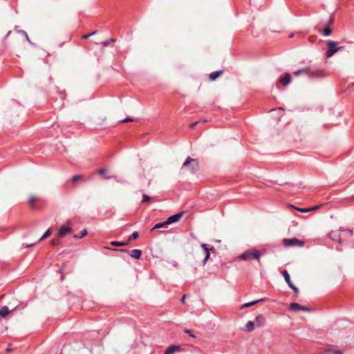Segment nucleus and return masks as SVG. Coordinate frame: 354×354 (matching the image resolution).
<instances>
[{
	"label": "nucleus",
	"instance_id": "1",
	"mask_svg": "<svg viewBox=\"0 0 354 354\" xmlns=\"http://www.w3.org/2000/svg\"><path fill=\"white\" fill-rule=\"evenodd\" d=\"M187 167L192 174H196L199 170L198 161L196 159L192 158L191 157L187 158L182 165V169Z\"/></svg>",
	"mask_w": 354,
	"mask_h": 354
},
{
	"label": "nucleus",
	"instance_id": "2",
	"mask_svg": "<svg viewBox=\"0 0 354 354\" xmlns=\"http://www.w3.org/2000/svg\"><path fill=\"white\" fill-rule=\"evenodd\" d=\"M262 253L255 249H251L245 251L242 254L240 255V259L243 261L250 260L251 259L259 260L261 257Z\"/></svg>",
	"mask_w": 354,
	"mask_h": 354
},
{
	"label": "nucleus",
	"instance_id": "3",
	"mask_svg": "<svg viewBox=\"0 0 354 354\" xmlns=\"http://www.w3.org/2000/svg\"><path fill=\"white\" fill-rule=\"evenodd\" d=\"M326 46H327L328 50L326 52V56L327 57H331L338 50H342L344 48L343 46H338V44L337 41H332V40L327 41Z\"/></svg>",
	"mask_w": 354,
	"mask_h": 354
},
{
	"label": "nucleus",
	"instance_id": "4",
	"mask_svg": "<svg viewBox=\"0 0 354 354\" xmlns=\"http://www.w3.org/2000/svg\"><path fill=\"white\" fill-rule=\"evenodd\" d=\"M72 232L71 223L67 221L64 225H62L58 232V236L63 237L66 234Z\"/></svg>",
	"mask_w": 354,
	"mask_h": 354
},
{
	"label": "nucleus",
	"instance_id": "5",
	"mask_svg": "<svg viewBox=\"0 0 354 354\" xmlns=\"http://www.w3.org/2000/svg\"><path fill=\"white\" fill-rule=\"evenodd\" d=\"M283 243L285 246L288 247H292L297 245H299L300 247H302L304 245V243L302 241H299L296 238L284 239L283 240Z\"/></svg>",
	"mask_w": 354,
	"mask_h": 354
},
{
	"label": "nucleus",
	"instance_id": "6",
	"mask_svg": "<svg viewBox=\"0 0 354 354\" xmlns=\"http://www.w3.org/2000/svg\"><path fill=\"white\" fill-rule=\"evenodd\" d=\"M339 231H342L344 233H348L350 235H351L352 232L350 230H339L337 231H332L330 233V237L332 240L338 241L339 243H341V234Z\"/></svg>",
	"mask_w": 354,
	"mask_h": 354
},
{
	"label": "nucleus",
	"instance_id": "7",
	"mask_svg": "<svg viewBox=\"0 0 354 354\" xmlns=\"http://www.w3.org/2000/svg\"><path fill=\"white\" fill-rule=\"evenodd\" d=\"M183 214V212H180L176 214H174L172 216H170L166 221H165V223H168V225L171 224L173 223L178 222L180 218L182 217Z\"/></svg>",
	"mask_w": 354,
	"mask_h": 354
},
{
	"label": "nucleus",
	"instance_id": "8",
	"mask_svg": "<svg viewBox=\"0 0 354 354\" xmlns=\"http://www.w3.org/2000/svg\"><path fill=\"white\" fill-rule=\"evenodd\" d=\"M290 310H303L308 312L310 310L308 307L302 306L297 303H291L289 306Z\"/></svg>",
	"mask_w": 354,
	"mask_h": 354
},
{
	"label": "nucleus",
	"instance_id": "9",
	"mask_svg": "<svg viewBox=\"0 0 354 354\" xmlns=\"http://www.w3.org/2000/svg\"><path fill=\"white\" fill-rule=\"evenodd\" d=\"M201 246L204 249L205 252V259H204V264H205L210 257L209 250H213V247H211L209 248H208V245L205 243H203L201 245Z\"/></svg>",
	"mask_w": 354,
	"mask_h": 354
},
{
	"label": "nucleus",
	"instance_id": "10",
	"mask_svg": "<svg viewBox=\"0 0 354 354\" xmlns=\"http://www.w3.org/2000/svg\"><path fill=\"white\" fill-rule=\"evenodd\" d=\"M280 82L283 85H288L291 81V76L290 73H286L284 77L279 79Z\"/></svg>",
	"mask_w": 354,
	"mask_h": 354
},
{
	"label": "nucleus",
	"instance_id": "11",
	"mask_svg": "<svg viewBox=\"0 0 354 354\" xmlns=\"http://www.w3.org/2000/svg\"><path fill=\"white\" fill-rule=\"evenodd\" d=\"M130 255L136 259H140L142 255V251L138 249H134L131 250Z\"/></svg>",
	"mask_w": 354,
	"mask_h": 354
},
{
	"label": "nucleus",
	"instance_id": "12",
	"mask_svg": "<svg viewBox=\"0 0 354 354\" xmlns=\"http://www.w3.org/2000/svg\"><path fill=\"white\" fill-rule=\"evenodd\" d=\"M255 321H256L257 325L258 326H263L266 322V319H265L264 317L261 315H259L258 316H257L255 318Z\"/></svg>",
	"mask_w": 354,
	"mask_h": 354
},
{
	"label": "nucleus",
	"instance_id": "13",
	"mask_svg": "<svg viewBox=\"0 0 354 354\" xmlns=\"http://www.w3.org/2000/svg\"><path fill=\"white\" fill-rule=\"evenodd\" d=\"M180 347L176 345H173L169 347H168L165 351V354H173L175 351L179 350Z\"/></svg>",
	"mask_w": 354,
	"mask_h": 354
},
{
	"label": "nucleus",
	"instance_id": "14",
	"mask_svg": "<svg viewBox=\"0 0 354 354\" xmlns=\"http://www.w3.org/2000/svg\"><path fill=\"white\" fill-rule=\"evenodd\" d=\"M223 70H220V71H217L211 73L209 75V79L211 80H215L217 77H218L223 73Z\"/></svg>",
	"mask_w": 354,
	"mask_h": 354
},
{
	"label": "nucleus",
	"instance_id": "15",
	"mask_svg": "<svg viewBox=\"0 0 354 354\" xmlns=\"http://www.w3.org/2000/svg\"><path fill=\"white\" fill-rule=\"evenodd\" d=\"M264 300H265L264 298H261V299H257V300H254V301H250V302L245 303V304H244L242 306L241 308H244L252 306L257 304L258 302L262 301H264Z\"/></svg>",
	"mask_w": 354,
	"mask_h": 354
},
{
	"label": "nucleus",
	"instance_id": "16",
	"mask_svg": "<svg viewBox=\"0 0 354 354\" xmlns=\"http://www.w3.org/2000/svg\"><path fill=\"white\" fill-rule=\"evenodd\" d=\"M254 328V323L252 321H248L245 325V330L246 332H251Z\"/></svg>",
	"mask_w": 354,
	"mask_h": 354
},
{
	"label": "nucleus",
	"instance_id": "17",
	"mask_svg": "<svg viewBox=\"0 0 354 354\" xmlns=\"http://www.w3.org/2000/svg\"><path fill=\"white\" fill-rule=\"evenodd\" d=\"M10 313V310L7 306H3L0 309V315L3 317L7 316Z\"/></svg>",
	"mask_w": 354,
	"mask_h": 354
},
{
	"label": "nucleus",
	"instance_id": "18",
	"mask_svg": "<svg viewBox=\"0 0 354 354\" xmlns=\"http://www.w3.org/2000/svg\"><path fill=\"white\" fill-rule=\"evenodd\" d=\"M310 68H304L299 70L296 71L294 73L295 75L299 76L301 74H307L308 73Z\"/></svg>",
	"mask_w": 354,
	"mask_h": 354
},
{
	"label": "nucleus",
	"instance_id": "19",
	"mask_svg": "<svg viewBox=\"0 0 354 354\" xmlns=\"http://www.w3.org/2000/svg\"><path fill=\"white\" fill-rule=\"evenodd\" d=\"M282 274H283V276L284 277L285 281H286V283L288 284L292 283V281L290 280V275H289V274H288L287 270H283L282 272Z\"/></svg>",
	"mask_w": 354,
	"mask_h": 354
},
{
	"label": "nucleus",
	"instance_id": "20",
	"mask_svg": "<svg viewBox=\"0 0 354 354\" xmlns=\"http://www.w3.org/2000/svg\"><path fill=\"white\" fill-rule=\"evenodd\" d=\"M111 244L113 246H124L128 245V241H112Z\"/></svg>",
	"mask_w": 354,
	"mask_h": 354
},
{
	"label": "nucleus",
	"instance_id": "21",
	"mask_svg": "<svg viewBox=\"0 0 354 354\" xmlns=\"http://www.w3.org/2000/svg\"><path fill=\"white\" fill-rule=\"evenodd\" d=\"M51 234L50 229H48L46 232L39 238V241H42L43 239L48 237Z\"/></svg>",
	"mask_w": 354,
	"mask_h": 354
},
{
	"label": "nucleus",
	"instance_id": "22",
	"mask_svg": "<svg viewBox=\"0 0 354 354\" xmlns=\"http://www.w3.org/2000/svg\"><path fill=\"white\" fill-rule=\"evenodd\" d=\"M168 223H165V221L164 222H161V223H156L153 227L152 228L151 230H156V229H159V228H161L165 225H167Z\"/></svg>",
	"mask_w": 354,
	"mask_h": 354
},
{
	"label": "nucleus",
	"instance_id": "23",
	"mask_svg": "<svg viewBox=\"0 0 354 354\" xmlns=\"http://www.w3.org/2000/svg\"><path fill=\"white\" fill-rule=\"evenodd\" d=\"M326 354H343L342 351L340 350H326Z\"/></svg>",
	"mask_w": 354,
	"mask_h": 354
},
{
	"label": "nucleus",
	"instance_id": "24",
	"mask_svg": "<svg viewBox=\"0 0 354 354\" xmlns=\"http://www.w3.org/2000/svg\"><path fill=\"white\" fill-rule=\"evenodd\" d=\"M332 32V30L330 28L329 26H326L324 30H323V35L324 36H329Z\"/></svg>",
	"mask_w": 354,
	"mask_h": 354
},
{
	"label": "nucleus",
	"instance_id": "25",
	"mask_svg": "<svg viewBox=\"0 0 354 354\" xmlns=\"http://www.w3.org/2000/svg\"><path fill=\"white\" fill-rule=\"evenodd\" d=\"M17 32H18L19 33H20V34L23 35V37H26V40H27L28 42H30V39H29V37H28V34L26 33V31H24V30H17Z\"/></svg>",
	"mask_w": 354,
	"mask_h": 354
},
{
	"label": "nucleus",
	"instance_id": "26",
	"mask_svg": "<svg viewBox=\"0 0 354 354\" xmlns=\"http://www.w3.org/2000/svg\"><path fill=\"white\" fill-rule=\"evenodd\" d=\"M139 236V234L138 232H133V234L131 235V236L129 238V240L127 241L128 242L130 241L131 240L133 239H136Z\"/></svg>",
	"mask_w": 354,
	"mask_h": 354
},
{
	"label": "nucleus",
	"instance_id": "27",
	"mask_svg": "<svg viewBox=\"0 0 354 354\" xmlns=\"http://www.w3.org/2000/svg\"><path fill=\"white\" fill-rule=\"evenodd\" d=\"M87 234V230L86 229L83 230L82 231V233H81V235L80 236H77V235H74V237L75 238H78V239H81L84 236H85Z\"/></svg>",
	"mask_w": 354,
	"mask_h": 354
},
{
	"label": "nucleus",
	"instance_id": "28",
	"mask_svg": "<svg viewBox=\"0 0 354 354\" xmlns=\"http://www.w3.org/2000/svg\"><path fill=\"white\" fill-rule=\"evenodd\" d=\"M37 201V197L35 196H30L29 198V202L32 207V203Z\"/></svg>",
	"mask_w": 354,
	"mask_h": 354
},
{
	"label": "nucleus",
	"instance_id": "29",
	"mask_svg": "<svg viewBox=\"0 0 354 354\" xmlns=\"http://www.w3.org/2000/svg\"><path fill=\"white\" fill-rule=\"evenodd\" d=\"M149 200H150V197L148 195H147L145 194H142V203L148 202Z\"/></svg>",
	"mask_w": 354,
	"mask_h": 354
},
{
	"label": "nucleus",
	"instance_id": "30",
	"mask_svg": "<svg viewBox=\"0 0 354 354\" xmlns=\"http://www.w3.org/2000/svg\"><path fill=\"white\" fill-rule=\"evenodd\" d=\"M81 178H82V176L81 175H75V176L72 177L71 180L73 182H75V181H77V180L81 179Z\"/></svg>",
	"mask_w": 354,
	"mask_h": 354
},
{
	"label": "nucleus",
	"instance_id": "31",
	"mask_svg": "<svg viewBox=\"0 0 354 354\" xmlns=\"http://www.w3.org/2000/svg\"><path fill=\"white\" fill-rule=\"evenodd\" d=\"M112 41H114V40H113V39H109V40H107V41H106L102 42V45H103V46H109V45L110 44V43H111V42H112Z\"/></svg>",
	"mask_w": 354,
	"mask_h": 354
},
{
	"label": "nucleus",
	"instance_id": "32",
	"mask_svg": "<svg viewBox=\"0 0 354 354\" xmlns=\"http://www.w3.org/2000/svg\"><path fill=\"white\" fill-rule=\"evenodd\" d=\"M185 333L189 334L191 337H195V335L192 334V330L189 329L185 330Z\"/></svg>",
	"mask_w": 354,
	"mask_h": 354
},
{
	"label": "nucleus",
	"instance_id": "33",
	"mask_svg": "<svg viewBox=\"0 0 354 354\" xmlns=\"http://www.w3.org/2000/svg\"><path fill=\"white\" fill-rule=\"evenodd\" d=\"M133 120L131 118H127L122 120H121L122 122H132Z\"/></svg>",
	"mask_w": 354,
	"mask_h": 354
},
{
	"label": "nucleus",
	"instance_id": "34",
	"mask_svg": "<svg viewBox=\"0 0 354 354\" xmlns=\"http://www.w3.org/2000/svg\"><path fill=\"white\" fill-rule=\"evenodd\" d=\"M95 33H96V32L95 31V32H92V33H91V34L84 35V36H83V38H84V39H88L90 36L93 35H95Z\"/></svg>",
	"mask_w": 354,
	"mask_h": 354
},
{
	"label": "nucleus",
	"instance_id": "35",
	"mask_svg": "<svg viewBox=\"0 0 354 354\" xmlns=\"http://www.w3.org/2000/svg\"><path fill=\"white\" fill-rule=\"evenodd\" d=\"M297 209L301 212H307L309 211V209L297 208Z\"/></svg>",
	"mask_w": 354,
	"mask_h": 354
},
{
	"label": "nucleus",
	"instance_id": "36",
	"mask_svg": "<svg viewBox=\"0 0 354 354\" xmlns=\"http://www.w3.org/2000/svg\"><path fill=\"white\" fill-rule=\"evenodd\" d=\"M198 122H198V121H197V122H194L192 123V124L189 125V127H190V128H192H192H194Z\"/></svg>",
	"mask_w": 354,
	"mask_h": 354
},
{
	"label": "nucleus",
	"instance_id": "37",
	"mask_svg": "<svg viewBox=\"0 0 354 354\" xmlns=\"http://www.w3.org/2000/svg\"><path fill=\"white\" fill-rule=\"evenodd\" d=\"M51 243L53 245H58L59 244V241H57V240H52L51 241Z\"/></svg>",
	"mask_w": 354,
	"mask_h": 354
},
{
	"label": "nucleus",
	"instance_id": "38",
	"mask_svg": "<svg viewBox=\"0 0 354 354\" xmlns=\"http://www.w3.org/2000/svg\"><path fill=\"white\" fill-rule=\"evenodd\" d=\"M294 292L296 293V294H298L299 293V289L298 288H297L296 286L294 287V288L292 289Z\"/></svg>",
	"mask_w": 354,
	"mask_h": 354
},
{
	"label": "nucleus",
	"instance_id": "39",
	"mask_svg": "<svg viewBox=\"0 0 354 354\" xmlns=\"http://www.w3.org/2000/svg\"><path fill=\"white\" fill-rule=\"evenodd\" d=\"M99 173H100V174H104V173H105V169H100L99 170Z\"/></svg>",
	"mask_w": 354,
	"mask_h": 354
},
{
	"label": "nucleus",
	"instance_id": "40",
	"mask_svg": "<svg viewBox=\"0 0 354 354\" xmlns=\"http://www.w3.org/2000/svg\"><path fill=\"white\" fill-rule=\"evenodd\" d=\"M185 297H186V295H184L181 299V302L183 304L185 302Z\"/></svg>",
	"mask_w": 354,
	"mask_h": 354
},
{
	"label": "nucleus",
	"instance_id": "41",
	"mask_svg": "<svg viewBox=\"0 0 354 354\" xmlns=\"http://www.w3.org/2000/svg\"><path fill=\"white\" fill-rule=\"evenodd\" d=\"M317 208H318V206H314V207H311V208H309V211H310V210L317 209Z\"/></svg>",
	"mask_w": 354,
	"mask_h": 354
},
{
	"label": "nucleus",
	"instance_id": "42",
	"mask_svg": "<svg viewBox=\"0 0 354 354\" xmlns=\"http://www.w3.org/2000/svg\"><path fill=\"white\" fill-rule=\"evenodd\" d=\"M288 286H290V288H291L292 289L294 288V287H295V286L292 283H290L288 284Z\"/></svg>",
	"mask_w": 354,
	"mask_h": 354
},
{
	"label": "nucleus",
	"instance_id": "43",
	"mask_svg": "<svg viewBox=\"0 0 354 354\" xmlns=\"http://www.w3.org/2000/svg\"><path fill=\"white\" fill-rule=\"evenodd\" d=\"M120 251L123 252H129V250L126 249L120 250Z\"/></svg>",
	"mask_w": 354,
	"mask_h": 354
},
{
	"label": "nucleus",
	"instance_id": "44",
	"mask_svg": "<svg viewBox=\"0 0 354 354\" xmlns=\"http://www.w3.org/2000/svg\"><path fill=\"white\" fill-rule=\"evenodd\" d=\"M11 33V31H9L7 35L5 37V39H6L8 37H9L10 34Z\"/></svg>",
	"mask_w": 354,
	"mask_h": 354
},
{
	"label": "nucleus",
	"instance_id": "45",
	"mask_svg": "<svg viewBox=\"0 0 354 354\" xmlns=\"http://www.w3.org/2000/svg\"><path fill=\"white\" fill-rule=\"evenodd\" d=\"M113 176H105L104 178L106 179H110L111 178H113Z\"/></svg>",
	"mask_w": 354,
	"mask_h": 354
},
{
	"label": "nucleus",
	"instance_id": "46",
	"mask_svg": "<svg viewBox=\"0 0 354 354\" xmlns=\"http://www.w3.org/2000/svg\"><path fill=\"white\" fill-rule=\"evenodd\" d=\"M33 245H34V244L28 245L26 247H27V248H29V247L32 246Z\"/></svg>",
	"mask_w": 354,
	"mask_h": 354
},
{
	"label": "nucleus",
	"instance_id": "47",
	"mask_svg": "<svg viewBox=\"0 0 354 354\" xmlns=\"http://www.w3.org/2000/svg\"><path fill=\"white\" fill-rule=\"evenodd\" d=\"M353 85H354V82H353Z\"/></svg>",
	"mask_w": 354,
	"mask_h": 354
}]
</instances>
